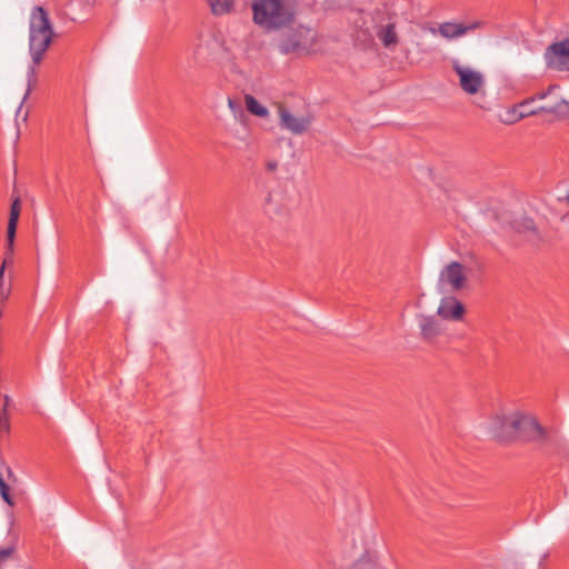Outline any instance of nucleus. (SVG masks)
<instances>
[{
	"label": "nucleus",
	"mask_w": 569,
	"mask_h": 569,
	"mask_svg": "<svg viewBox=\"0 0 569 569\" xmlns=\"http://www.w3.org/2000/svg\"><path fill=\"white\" fill-rule=\"evenodd\" d=\"M54 37L49 13L42 7H34L29 20V54L32 64L27 70V88L17 110L20 116L22 106L37 86V67L42 62Z\"/></svg>",
	"instance_id": "f257e3e1"
},
{
	"label": "nucleus",
	"mask_w": 569,
	"mask_h": 569,
	"mask_svg": "<svg viewBox=\"0 0 569 569\" xmlns=\"http://www.w3.org/2000/svg\"><path fill=\"white\" fill-rule=\"evenodd\" d=\"M252 21L266 31L288 28L300 14L298 0H253Z\"/></svg>",
	"instance_id": "f03ea898"
},
{
	"label": "nucleus",
	"mask_w": 569,
	"mask_h": 569,
	"mask_svg": "<svg viewBox=\"0 0 569 569\" xmlns=\"http://www.w3.org/2000/svg\"><path fill=\"white\" fill-rule=\"evenodd\" d=\"M321 47L322 37L317 30L305 24L289 29L278 41V49L281 53L298 57L316 54Z\"/></svg>",
	"instance_id": "7ed1b4c3"
},
{
	"label": "nucleus",
	"mask_w": 569,
	"mask_h": 569,
	"mask_svg": "<svg viewBox=\"0 0 569 569\" xmlns=\"http://www.w3.org/2000/svg\"><path fill=\"white\" fill-rule=\"evenodd\" d=\"M451 66L465 93L469 96L485 94L486 77L481 70L462 63L459 59H453Z\"/></svg>",
	"instance_id": "20e7f679"
},
{
	"label": "nucleus",
	"mask_w": 569,
	"mask_h": 569,
	"mask_svg": "<svg viewBox=\"0 0 569 569\" xmlns=\"http://www.w3.org/2000/svg\"><path fill=\"white\" fill-rule=\"evenodd\" d=\"M519 410H501L493 413L487 421L488 432L500 441H507L516 438Z\"/></svg>",
	"instance_id": "39448f33"
},
{
	"label": "nucleus",
	"mask_w": 569,
	"mask_h": 569,
	"mask_svg": "<svg viewBox=\"0 0 569 569\" xmlns=\"http://www.w3.org/2000/svg\"><path fill=\"white\" fill-rule=\"evenodd\" d=\"M372 20L375 22L373 29L377 39L386 49L393 50L400 40L397 32L396 19L385 12L377 11Z\"/></svg>",
	"instance_id": "423d86ee"
},
{
	"label": "nucleus",
	"mask_w": 569,
	"mask_h": 569,
	"mask_svg": "<svg viewBox=\"0 0 569 569\" xmlns=\"http://www.w3.org/2000/svg\"><path fill=\"white\" fill-rule=\"evenodd\" d=\"M543 59L551 70L569 71V37L548 46Z\"/></svg>",
	"instance_id": "0eeeda50"
},
{
	"label": "nucleus",
	"mask_w": 569,
	"mask_h": 569,
	"mask_svg": "<svg viewBox=\"0 0 569 569\" xmlns=\"http://www.w3.org/2000/svg\"><path fill=\"white\" fill-rule=\"evenodd\" d=\"M466 280L465 267L453 261L441 270L438 286L442 291L455 292L463 288Z\"/></svg>",
	"instance_id": "6e6552de"
},
{
	"label": "nucleus",
	"mask_w": 569,
	"mask_h": 569,
	"mask_svg": "<svg viewBox=\"0 0 569 569\" xmlns=\"http://www.w3.org/2000/svg\"><path fill=\"white\" fill-rule=\"evenodd\" d=\"M278 116L280 127L296 136L307 132L313 122L311 114H296L284 107H279Z\"/></svg>",
	"instance_id": "1a4fd4ad"
},
{
	"label": "nucleus",
	"mask_w": 569,
	"mask_h": 569,
	"mask_svg": "<svg viewBox=\"0 0 569 569\" xmlns=\"http://www.w3.org/2000/svg\"><path fill=\"white\" fill-rule=\"evenodd\" d=\"M518 428L516 437L526 441L542 442L547 438L545 429L538 423L535 417L519 410Z\"/></svg>",
	"instance_id": "9d476101"
},
{
	"label": "nucleus",
	"mask_w": 569,
	"mask_h": 569,
	"mask_svg": "<svg viewBox=\"0 0 569 569\" xmlns=\"http://www.w3.org/2000/svg\"><path fill=\"white\" fill-rule=\"evenodd\" d=\"M481 26V22H472L470 24H462L457 22H443L438 28H429L432 34H440L447 40H453L467 34L468 31L475 30Z\"/></svg>",
	"instance_id": "9b49d317"
},
{
	"label": "nucleus",
	"mask_w": 569,
	"mask_h": 569,
	"mask_svg": "<svg viewBox=\"0 0 569 569\" xmlns=\"http://www.w3.org/2000/svg\"><path fill=\"white\" fill-rule=\"evenodd\" d=\"M417 323L420 336L426 341L431 342L443 332L441 322L435 316L418 315Z\"/></svg>",
	"instance_id": "f8f14e48"
},
{
	"label": "nucleus",
	"mask_w": 569,
	"mask_h": 569,
	"mask_svg": "<svg viewBox=\"0 0 569 569\" xmlns=\"http://www.w3.org/2000/svg\"><path fill=\"white\" fill-rule=\"evenodd\" d=\"M437 313L445 320L458 321L463 317L465 307L455 297H446L441 299Z\"/></svg>",
	"instance_id": "ddd939ff"
},
{
	"label": "nucleus",
	"mask_w": 569,
	"mask_h": 569,
	"mask_svg": "<svg viewBox=\"0 0 569 569\" xmlns=\"http://www.w3.org/2000/svg\"><path fill=\"white\" fill-rule=\"evenodd\" d=\"M20 212H21V201H20V198L17 196L13 198L12 203H11L8 228H7V240H8V247H9L10 251H12V246L14 243L16 231H17Z\"/></svg>",
	"instance_id": "4468645a"
},
{
	"label": "nucleus",
	"mask_w": 569,
	"mask_h": 569,
	"mask_svg": "<svg viewBox=\"0 0 569 569\" xmlns=\"http://www.w3.org/2000/svg\"><path fill=\"white\" fill-rule=\"evenodd\" d=\"M541 112L552 113L559 117L569 114V102L562 99L558 92L539 106Z\"/></svg>",
	"instance_id": "2eb2a0df"
},
{
	"label": "nucleus",
	"mask_w": 569,
	"mask_h": 569,
	"mask_svg": "<svg viewBox=\"0 0 569 569\" xmlns=\"http://www.w3.org/2000/svg\"><path fill=\"white\" fill-rule=\"evenodd\" d=\"M210 12L216 17H222L233 11L234 0H203Z\"/></svg>",
	"instance_id": "dca6fc26"
},
{
	"label": "nucleus",
	"mask_w": 569,
	"mask_h": 569,
	"mask_svg": "<svg viewBox=\"0 0 569 569\" xmlns=\"http://www.w3.org/2000/svg\"><path fill=\"white\" fill-rule=\"evenodd\" d=\"M513 228L518 232L525 233L527 239L531 242H535L540 238L533 221L529 218H521L520 220H517L513 224Z\"/></svg>",
	"instance_id": "f3484780"
},
{
	"label": "nucleus",
	"mask_w": 569,
	"mask_h": 569,
	"mask_svg": "<svg viewBox=\"0 0 569 569\" xmlns=\"http://www.w3.org/2000/svg\"><path fill=\"white\" fill-rule=\"evenodd\" d=\"M244 104L247 110L253 116L260 118H267L269 116V110L251 94L244 96Z\"/></svg>",
	"instance_id": "a211bd4d"
},
{
	"label": "nucleus",
	"mask_w": 569,
	"mask_h": 569,
	"mask_svg": "<svg viewBox=\"0 0 569 569\" xmlns=\"http://www.w3.org/2000/svg\"><path fill=\"white\" fill-rule=\"evenodd\" d=\"M350 569H380L377 563V558L371 552H366L360 557Z\"/></svg>",
	"instance_id": "6ab92c4d"
},
{
	"label": "nucleus",
	"mask_w": 569,
	"mask_h": 569,
	"mask_svg": "<svg viewBox=\"0 0 569 569\" xmlns=\"http://www.w3.org/2000/svg\"><path fill=\"white\" fill-rule=\"evenodd\" d=\"M525 104H515L512 107H509L503 114L500 116L501 122L506 124H513L521 120V113L519 112L520 109H523Z\"/></svg>",
	"instance_id": "aec40b11"
},
{
	"label": "nucleus",
	"mask_w": 569,
	"mask_h": 569,
	"mask_svg": "<svg viewBox=\"0 0 569 569\" xmlns=\"http://www.w3.org/2000/svg\"><path fill=\"white\" fill-rule=\"evenodd\" d=\"M558 91H559V87L556 84H551L547 89L538 91L536 94H533L529 99H533V103L537 101L545 102L549 98L553 97L555 93H557Z\"/></svg>",
	"instance_id": "412c9836"
},
{
	"label": "nucleus",
	"mask_w": 569,
	"mask_h": 569,
	"mask_svg": "<svg viewBox=\"0 0 569 569\" xmlns=\"http://www.w3.org/2000/svg\"><path fill=\"white\" fill-rule=\"evenodd\" d=\"M518 104H525L523 109L519 110V112L521 113V119L541 112L539 106L533 107V99L527 98L523 101L519 102Z\"/></svg>",
	"instance_id": "4be33fe9"
},
{
	"label": "nucleus",
	"mask_w": 569,
	"mask_h": 569,
	"mask_svg": "<svg viewBox=\"0 0 569 569\" xmlns=\"http://www.w3.org/2000/svg\"><path fill=\"white\" fill-rule=\"evenodd\" d=\"M6 268H7V259H3V262L0 267V297L3 300H6L9 297L10 290H11L10 284H6V282H4Z\"/></svg>",
	"instance_id": "5701e85b"
},
{
	"label": "nucleus",
	"mask_w": 569,
	"mask_h": 569,
	"mask_svg": "<svg viewBox=\"0 0 569 569\" xmlns=\"http://www.w3.org/2000/svg\"><path fill=\"white\" fill-rule=\"evenodd\" d=\"M228 107L236 118L243 114L241 106L233 99L228 98Z\"/></svg>",
	"instance_id": "b1692460"
},
{
	"label": "nucleus",
	"mask_w": 569,
	"mask_h": 569,
	"mask_svg": "<svg viewBox=\"0 0 569 569\" xmlns=\"http://www.w3.org/2000/svg\"><path fill=\"white\" fill-rule=\"evenodd\" d=\"M0 495L6 502H8L10 506L12 505L9 496V487L3 480H0Z\"/></svg>",
	"instance_id": "393cba45"
},
{
	"label": "nucleus",
	"mask_w": 569,
	"mask_h": 569,
	"mask_svg": "<svg viewBox=\"0 0 569 569\" xmlns=\"http://www.w3.org/2000/svg\"><path fill=\"white\" fill-rule=\"evenodd\" d=\"M14 551L13 547H6L0 549V562L8 560Z\"/></svg>",
	"instance_id": "a878e982"
},
{
	"label": "nucleus",
	"mask_w": 569,
	"mask_h": 569,
	"mask_svg": "<svg viewBox=\"0 0 569 569\" xmlns=\"http://www.w3.org/2000/svg\"><path fill=\"white\" fill-rule=\"evenodd\" d=\"M191 46H192L193 54L196 57H202L206 53V50H204L206 48H204V46H202L201 42H199V43L192 42Z\"/></svg>",
	"instance_id": "bb28decb"
},
{
	"label": "nucleus",
	"mask_w": 569,
	"mask_h": 569,
	"mask_svg": "<svg viewBox=\"0 0 569 569\" xmlns=\"http://www.w3.org/2000/svg\"><path fill=\"white\" fill-rule=\"evenodd\" d=\"M12 254H13V250L10 251L9 247L7 246V252H6V257H4V259H7V266L12 263Z\"/></svg>",
	"instance_id": "cd10ccee"
},
{
	"label": "nucleus",
	"mask_w": 569,
	"mask_h": 569,
	"mask_svg": "<svg viewBox=\"0 0 569 569\" xmlns=\"http://www.w3.org/2000/svg\"><path fill=\"white\" fill-rule=\"evenodd\" d=\"M277 167H278V163H277L276 161H269V162L267 163V169H268L269 171H274V170L277 169Z\"/></svg>",
	"instance_id": "c85d7f7f"
},
{
	"label": "nucleus",
	"mask_w": 569,
	"mask_h": 569,
	"mask_svg": "<svg viewBox=\"0 0 569 569\" xmlns=\"http://www.w3.org/2000/svg\"><path fill=\"white\" fill-rule=\"evenodd\" d=\"M28 119V112H24V114L22 116V121L26 122Z\"/></svg>",
	"instance_id": "c756f323"
},
{
	"label": "nucleus",
	"mask_w": 569,
	"mask_h": 569,
	"mask_svg": "<svg viewBox=\"0 0 569 569\" xmlns=\"http://www.w3.org/2000/svg\"><path fill=\"white\" fill-rule=\"evenodd\" d=\"M566 199H567V200H568V202H569V192L567 193Z\"/></svg>",
	"instance_id": "7c9ffc66"
},
{
	"label": "nucleus",
	"mask_w": 569,
	"mask_h": 569,
	"mask_svg": "<svg viewBox=\"0 0 569 569\" xmlns=\"http://www.w3.org/2000/svg\"><path fill=\"white\" fill-rule=\"evenodd\" d=\"M322 569H330L328 566L323 567Z\"/></svg>",
	"instance_id": "2f4dec72"
}]
</instances>
